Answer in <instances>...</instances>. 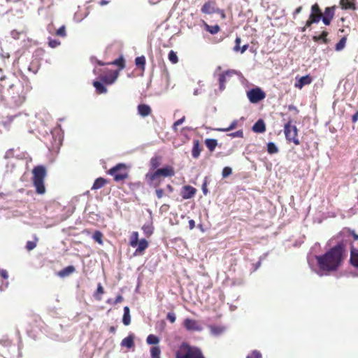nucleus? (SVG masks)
Segmentation results:
<instances>
[{"instance_id":"1","label":"nucleus","mask_w":358,"mask_h":358,"mask_svg":"<svg viewBox=\"0 0 358 358\" xmlns=\"http://www.w3.org/2000/svg\"><path fill=\"white\" fill-rule=\"evenodd\" d=\"M343 248L336 245L322 256H317L318 266L322 271L330 272L337 270L343 259Z\"/></svg>"},{"instance_id":"2","label":"nucleus","mask_w":358,"mask_h":358,"mask_svg":"<svg viewBox=\"0 0 358 358\" xmlns=\"http://www.w3.org/2000/svg\"><path fill=\"white\" fill-rule=\"evenodd\" d=\"M175 172L172 167L166 166L157 169L153 173H148L145 176L146 179L150 182V185L157 187L161 182L160 177H169L174 176Z\"/></svg>"},{"instance_id":"3","label":"nucleus","mask_w":358,"mask_h":358,"mask_svg":"<svg viewBox=\"0 0 358 358\" xmlns=\"http://www.w3.org/2000/svg\"><path fill=\"white\" fill-rule=\"evenodd\" d=\"M33 182L36 192L42 194L45 192L44 180L46 176V169L43 166H37L33 171Z\"/></svg>"},{"instance_id":"4","label":"nucleus","mask_w":358,"mask_h":358,"mask_svg":"<svg viewBox=\"0 0 358 358\" xmlns=\"http://www.w3.org/2000/svg\"><path fill=\"white\" fill-rule=\"evenodd\" d=\"M177 358H204L201 351L195 347L187 346L177 353Z\"/></svg>"},{"instance_id":"5","label":"nucleus","mask_w":358,"mask_h":358,"mask_svg":"<svg viewBox=\"0 0 358 358\" xmlns=\"http://www.w3.org/2000/svg\"><path fill=\"white\" fill-rule=\"evenodd\" d=\"M108 173L113 176L114 180L117 182L123 180L128 176L126 166L123 164H119L113 167L109 170Z\"/></svg>"},{"instance_id":"6","label":"nucleus","mask_w":358,"mask_h":358,"mask_svg":"<svg viewBox=\"0 0 358 358\" xmlns=\"http://www.w3.org/2000/svg\"><path fill=\"white\" fill-rule=\"evenodd\" d=\"M284 131L287 141H292L295 145H299L300 142L297 138V129L296 126L291 125L288 122L285 125Z\"/></svg>"},{"instance_id":"7","label":"nucleus","mask_w":358,"mask_h":358,"mask_svg":"<svg viewBox=\"0 0 358 358\" xmlns=\"http://www.w3.org/2000/svg\"><path fill=\"white\" fill-rule=\"evenodd\" d=\"M248 98L251 103H255L265 98L264 92L259 88L252 89L247 92Z\"/></svg>"},{"instance_id":"8","label":"nucleus","mask_w":358,"mask_h":358,"mask_svg":"<svg viewBox=\"0 0 358 358\" xmlns=\"http://www.w3.org/2000/svg\"><path fill=\"white\" fill-rule=\"evenodd\" d=\"M184 327L190 331H201L203 330V327L199 321L189 318L185 320Z\"/></svg>"},{"instance_id":"9","label":"nucleus","mask_w":358,"mask_h":358,"mask_svg":"<svg viewBox=\"0 0 358 358\" xmlns=\"http://www.w3.org/2000/svg\"><path fill=\"white\" fill-rule=\"evenodd\" d=\"M236 71L234 70H228L225 72L220 73L218 78V82L220 85V91L222 92L225 89V84L229 80L231 77H232L234 74H236Z\"/></svg>"},{"instance_id":"10","label":"nucleus","mask_w":358,"mask_h":358,"mask_svg":"<svg viewBox=\"0 0 358 358\" xmlns=\"http://www.w3.org/2000/svg\"><path fill=\"white\" fill-rule=\"evenodd\" d=\"M118 77V72L116 71H108L105 75L101 76V81L107 85H111L115 82Z\"/></svg>"},{"instance_id":"11","label":"nucleus","mask_w":358,"mask_h":358,"mask_svg":"<svg viewBox=\"0 0 358 358\" xmlns=\"http://www.w3.org/2000/svg\"><path fill=\"white\" fill-rule=\"evenodd\" d=\"M217 11H218V8L216 7L214 1H208L201 8V12L205 14H211Z\"/></svg>"},{"instance_id":"12","label":"nucleus","mask_w":358,"mask_h":358,"mask_svg":"<svg viewBox=\"0 0 358 358\" xmlns=\"http://www.w3.org/2000/svg\"><path fill=\"white\" fill-rule=\"evenodd\" d=\"M196 193V189L192 186L186 185L183 187L181 196L185 199H188L192 198Z\"/></svg>"},{"instance_id":"13","label":"nucleus","mask_w":358,"mask_h":358,"mask_svg":"<svg viewBox=\"0 0 358 358\" xmlns=\"http://www.w3.org/2000/svg\"><path fill=\"white\" fill-rule=\"evenodd\" d=\"M350 262L354 267L358 268V249L353 246L350 248Z\"/></svg>"},{"instance_id":"14","label":"nucleus","mask_w":358,"mask_h":358,"mask_svg":"<svg viewBox=\"0 0 358 358\" xmlns=\"http://www.w3.org/2000/svg\"><path fill=\"white\" fill-rule=\"evenodd\" d=\"M312 82V79L309 76H302L295 83L294 86L296 88L301 89L304 85H309Z\"/></svg>"},{"instance_id":"15","label":"nucleus","mask_w":358,"mask_h":358,"mask_svg":"<svg viewBox=\"0 0 358 358\" xmlns=\"http://www.w3.org/2000/svg\"><path fill=\"white\" fill-rule=\"evenodd\" d=\"M210 334L213 336H218L223 334L226 329L222 326H209Z\"/></svg>"},{"instance_id":"16","label":"nucleus","mask_w":358,"mask_h":358,"mask_svg":"<svg viewBox=\"0 0 358 358\" xmlns=\"http://www.w3.org/2000/svg\"><path fill=\"white\" fill-rule=\"evenodd\" d=\"M138 112L142 117H146L150 115L151 108L149 106L145 104H140L138 106Z\"/></svg>"},{"instance_id":"17","label":"nucleus","mask_w":358,"mask_h":358,"mask_svg":"<svg viewBox=\"0 0 358 358\" xmlns=\"http://www.w3.org/2000/svg\"><path fill=\"white\" fill-rule=\"evenodd\" d=\"M137 248L135 251V254H141L148 247V243L145 239H141L138 241Z\"/></svg>"},{"instance_id":"18","label":"nucleus","mask_w":358,"mask_h":358,"mask_svg":"<svg viewBox=\"0 0 358 358\" xmlns=\"http://www.w3.org/2000/svg\"><path fill=\"white\" fill-rule=\"evenodd\" d=\"M340 4L343 9H355V0H341Z\"/></svg>"},{"instance_id":"19","label":"nucleus","mask_w":358,"mask_h":358,"mask_svg":"<svg viewBox=\"0 0 358 358\" xmlns=\"http://www.w3.org/2000/svg\"><path fill=\"white\" fill-rule=\"evenodd\" d=\"M252 130L257 133H263L266 130V126L263 120H258L252 127Z\"/></svg>"},{"instance_id":"20","label":"nucleus","mask_w":358,"mask_h":358,"mask_svg":"<svg viewBox=\"0 0 358 358\" xmlns=\"http://www.w3.org/2000/svg\"><path fill=\"white\" fill-rule=\"evenodd\" d=\"M75 271V267L73 266H69L58 273L59 276L64 278L66 277Z\"/></svg>"},{"instance_id":"21","label":"nucleus","mask_w":358,"mask_h":358,"mask_svg":"<svg viewBox=\"0 0 358 358\" xmlns=\"http://www.w3.org/2000/svg\"><path fill=\"white\" fill-rule=\"evenodd\" d=\"M122 322L124 325L127 326L131 322L130 311L128 306L124 308V315L122 318Z\"/></svg>"},{"instance_id":"22","label":"nucleus","mask_w":358,"mask_h":358,"mask_svg":"<svg viewBox=\"0 0 358 358\" xmlns=\"http://www.w3.org/2000/svg\"><path fill=\"white\" fill-rule=\"evenodd\" d=\"M205 144H206V147L208 148V150L210 151L213 152V151H214V150L215 149V148L217 145V141L215 139L207 138L205 141Z\"/></svg>"},{"instance_id":"23","label":"nucleus","mask_w":358,"mask_h":358,"mask_svg":"<svg viewBox=\"0 0 358 358\" xmlns=\"http://www.w3.org/2000/svg\"><path fill=\"white\" fill-rule=\"evenodd\" d=\"M138 241V233L137 231L132 232L130 236L129 244L132 248H136Z\"/></svg>"},{"instance_id":"24","label":"nucleus","mask_w":358,"mask_h":358,"mask_svg":"<svg viewBox=\"0 0 358 358\" xmlns=\"http://www.w3.org/2000/svg\"><path fill=\"white\" fill-rule=\"evenodd\" d=\"M93 85L96 88V92L99 94L106 93L107 92L106 87L99 81H94Z\"/></svg>"},{"instance_id":"25","label":"nucleus","mask_w":358,"mask_h":358,"mask_svg":"<svg viewBox=\"0 0 358 358\" xmlns=\"http://www.w3.org/2000/svg\"><path fill=\"white\" fill-rule=\"evenodd\" d=\"M122 346L127 347V348H131L134 345V339L131 336H129L124 338L121 343Z\"/></svg>"},{"instance_id":"26","label":"nucleus","mask_w":358,"mask_h":358,"mask_svg":"<svg viewBox=\"0 0 358 358\" xmlns=\"http://www.w3.org/2000/svg\"><path fill=\"white\" fill-rule=\"evenodd\" d=\"M106 183V180L103 178H97L92 187V189H98L101 188Z\"/></svg>"},{"instance_id":"27","label":"nucleus","mask_w":358,"mask_h":358,"mask_svg":"<svg viewBox=\"0 0 358 358\" xmlns=\"http://www.w3.org/2000/svg\"><path fill=\"white\" fill-rule=\"evenodd\" d=\"M201 149L199 148V141H194V146L192 151V155L194 158H198L200 155Z\"/></svg>"},{"instance_id":"28","label":"nucleus","mask_w":358,"mask_h":358,"mask_svg":"<svg viewBox=\"0 0 358 358\" xmlns=\"http://www.w3.org/2000/svg\"><path fill=\"white\" fill-rule=\"evenodd\" d=\"M142 229L147 236H150L153 233V227L149 223L145 224L143 226Z\"/></svg>"},{"instance_id":"29","label":"nucleus","mask_w":358,"mask_h":358,"mask_svg":"<svg viewBox=\"0 0 358 358\" xmlns=\"http://www.w3.org/2000/svg\"><path fill=\"white\" fill-rule=\"evenodd\" d=\"M135 64L137 66L141 67L142 70H144L145 58L144 56L138 57L135 59Z\"/></svg>"},{"instance_id":"30","label":"nucleus","mask_w":358,"mask_h":358,"mask_svg":"<svg viewBox=\"0 0 358 358\" xmlns=\"http://www.w3.org/2000/svg\"><path fill=\"white\" fill-rule=\"evenodd\" d=\"M146 341L149 345H156L159 343V339L156 336L153 334H150L147 337Z\"/></svg>"},{"instance_id":"31","label":"nucleus","mask_w":358,"mask_h":358,"mask_svg":"<svg viewBox=\"0 0 358 358\" xmlns=\"http://www.w3.org/2000/svg\"><path fill=\"white\" fill-rule=\"evenodd\" d=\"M206 29L212 34H215L220 31V27L218 25L210 26L205 24Z\"/></svg>"},{"instance_id":"32","label":"nucleus","mask_w":358,"mask_h":358,"mask_svg":"<svg viewBox=\"0 0 358 358\" xmlns=\"http://www.w3.org/2000/svg\"><path fill=\"white\" fill-rule=\"evenodd\" d=\"M267 151L269 154H275L278 152V148L275 143L270 142L267 145Z\"/></svg>"},{"instance_id":"33","label":"nucleus","mask_w":358,"mask_h":358,"mask_svg":"<svg viewBox=\"0 0 358 358\" xmlns=\"http://www.w3.org/2000/svg\"><path fill=\"white\" fill-rule=\"evenodd\" d=\"M334 15V7H327L325 8L324 16L327 18L332 19Z\"/></svg>"},{"instance_id":"34","label":"nucleus","mask_w":358,"mask_h":358,"mask_svg":"<svg viewBox=\"0 0 358 358\" xmlns=\"http://www.w3.org/2000/svg\"><path fill=\"white\" fill-rule=\"evenodd\" d=\"M150 353L152 358H159L161 351L159 347L154 346L151 348Z\"/></svg>"},{"instance_id":"35","label":"nucleus","mask_w":358,"mask_h":358,"mask_svg":"<svg viewBox=\"0 0 358 358\" xmlns=\"http://www.w3.org/2000/svg\"><path fill=\"white\" fill-rule=\"evenodd\" d=\"M322 16V14L320 13H310L309 16V19L312 20L314 23H317L320 22Z\"/></svg>"},{"instance_id":"36","label":"nucleus","mask_w":358,"mask_h":358,"mask_svg":"<svg viewBox=\"0 0 358 358\" xmlns=\"http://www.w3.org/2000/svg\"><path fill=\"white\" fill-rule=\"evenodd\" d=\"M237 124H238V121L237 120H234L231 123V124L229 125V127H227V128L217 129V131H231V130L235 129L237 127Z\"/></svg>"},{"instance_id":"37","label":"nucleus","mask_w":358,"mask_h":358,"mask_svg":"<svg viewBox=\"0 0 358 358\" xmlns=\"http://www.w3.org/2000/svg\"><path fill=\"white\" fill-rule=\"evenodd\" d=\"M346 38L345 37L342 38L339 42L336 45V50L337 51H341L343 50L345 45Z\"/></svg>"},{"instance_id":"38","label":"nucleus","mask_w":358,"mask_h":358,"mask_svg":"<svg viewBox=\"0 0 358 358\" xmlns=\"http://www.w3.org/2000/svg\"><path fill=\"white\" fill-rule=\"evenodd\" d=\"M169 59L173 63V64H176L178 61V56L176 55V53L173 51V50H171L169 53Z\"/></svg>"},{"instance_id":"39","label":"nucleus","mask_w":358,"mask_h":358,"mask_svg":"<svg viewBox=\"0 0 358 358\" xmlns=\"http://www.w3.org/2000/svg\"><path fill=\"white\" fill-rule=\"evenodd\" d=\"M92 237L95 241L98 242L99 244H102L103 235L100 231H95L94 234H93Z\"/></svg>"},{"instance_id":"40","label":"nucleus","mask_w":358,"mask_h":358,"mask_svg":"<svg viewBox=\"0 0 358 358\" xmlns=\"http://www.w3.org/2000/svg\"><path fill=\"white\" fill-rule=\"evenodd\" d=\"M103 288L101 285V283H99L98 284V286H97V289H96V294H94V297L97 299V300H101V297L99 296V294H103Z\"/></svg>"},{"instance_id":"41","label":"nucleus","mask_w":358,"mask_h":358,"mask_svg":"<svg viewBox=\"0 0 358 358\" xmlns=\"http://www.w3.org/2000/svg\"><path fill=\"white\" fill-rule=\"evenodd\" d=\"M229 136L231 138H243V132L241 130L237 131L236 132H233L229 134Z\"/></svg>"},{"instance_id":"42","label":"nucleus","mask_w":358,"mask_h":358,"mask_svg":"<svg viewBox=\"0 0 358 358\" xmlns=\"http://www.w3.org/2000/svg\"><path fill=\"white\" fill-rule=\"evenodd\" d=\"M231 172H232V170L230 167H224L223 169L222 173V177L227 178V176H229V175L231 174Z\"/></svg>"},{"instance_id":"43","label":"nucleus","mask_w":358,"mask_h":358,"mask_svg":"<svg viewBox=\"0 0 358 358\" xmlns=\"http://www.w3.org/2000/svg\"><path fill=\"white\" fill-rule=\"evenodd\" d=\"M48 44L50 47L55 48L60 45V41L55 39H49Z\"/></svg>"},{"instance_id":"44","label":"nucleus","mask_w":358,"mask_h":358,"mask_svg":"<svg viewBox=\"0 0 358 358\" xmlns=\"http://www.w3.org/2000/svg\"><path fill=\"white\" fill-rule=\"evenodd\" d=\"M247 358H262V355L259 351L254 350L247 356Z\"/></svg>"},{"instance_id":"45","label":"nucleus","mask_w":358,"mask_h":358,"mask_svg":"<svg viewBox=\"0 0 358 358\" xmlns=\"http://www.w3.org/2000/svg\"><path fill=\"white\" fill-rule=\"evenodd\" d=\"M57 35L65 37L66 36V28L65 26H62L57 31Z\"/></svg>"},{"instance_id":"46","label":"nucleus","mask_w":358,"mask_h":358,"mask_svg":"<svg viewBox=\"0 0 358 358\" xmlns=\"http://www.w3.org/2000/svg\"><path fill=\"white\" fill-rule=\"evenodd\" d=\"M328 33L327 31H322V34L319 36H315L314 40L315 41H319V40H323L324 41H326V37L327 36Z\"/></svg>"},{"instance_id":"47","label":"nucleus","mask_w":358,"mask_h":358,"mask_svg":"<svg viewBox=\"0 0 358 358\" xmlns=\"http://www.w3.org/2000/svg\"><path fill=\"white\" fill-rule=\"evenodd\" d=\"M123 301V297L121 296V295H118L115 300L114 301H113L112 299H108L107 301V303H113V304H116V303H120Z\"/></svg>"},{"instance_id":"48","label":"nucleus","mask_w":358,"mask_h":358,"mask_svg":"<svg viewBox=\"0 0 358 358\" xmlns=\"http://www.w3.org/2000/svg\"><path fill=\"white\" fill-rule=\"evenodd\" d=\"M13 99L16 106H20L23 103L24 98V96H18L17 99L15 97H13Z\"/></svg>"},{"instance_id":"49","label":"nucleus","mask_w":358,"mask_h":358,"mask_svg":"<svg viewBox=\"0 0 358 358\" xmlns=\"http://www.w3.org/2000/svg\"><path fill=\"white\" fill-rule=\"evenodd\" d=\"M311 13H320V14H322V12L320 9V7L318 6V4L317 3H315L314 5L312 6L311 7Z\"/></svg>"},{"instance_id":"50","label":"nucleus","mask_w":358,"mask_h":358,"mask_svg":"<svg viewBox=\"0 0 358 358\" xmlns=\"http://www.w3.org/2000/svg\"><path fill=\"white\" fill-rule=\"evenodd\" d=\"M185 120V116H183L182 118L178 120L176 122H175L174 124H173V129L174 130H176L177 127L182 124L184 122Z\"/></svg>"},{"instance_id":"51","label":"nucleus","mask_w":358,"mask_h":358,"mask_svg":"<svg viewBox=\"0 0 358 358\" xmlns=\"http://www.w3.org/2000/svg\"><path fill=\"white\" fill-rule=\"evenodd\" d=\"M111 64L118 65L120 66L121 69H123L124 67V59L122 58L117 59Z\"/></svg>"},{"instance_id":"52","label":"nucleus","mask_w":358,"mask_h":358,"mask_svg":"<svg viewBox=\"0 0 358 358\" xmlns=\"http://www.w3.org/2000/svg\"><path fill=\"white\" fill-rule=\"evenodd\" d=\"M36 246V242H34V241H28L27 243V245H26V248L28 250H31L33 249H34Z\"/></svg>"},{"instance_id":"53","label":"nucleus","mask_w":358,"mask_h":358,"mask_svg":"<svg viewBox=\"0 0 358 358\" xmlns=\"http://www.w3.org/2000/svg\"><path fill=\"white\" fill-rule=\"evenodd\" d=\"M176 315L173 313H169L167 314V319L171 322L173 323L176 321Z\"/></svg>"},{"instance_id":"54","label":"nucleus","mask_w":358,"mask_h":358,"mask_svg":"<svg viewBox=\"0 0 358 358\" xmlns=\"http://www.w3.org/2000/svg\"><path fill=\"white\" fill-rule=\"evenodd\" d=\"M235 42H236V45L234 47V51L238 52L240 50L241 38H236Z\"/></svg>"},{"instance_id":"55","label":"nucleus","mask_w":358,"mask_h":358,"mask_svg":"<svg viewBox=\"0 0 358 358\" xmlns=\"http://www.w3.org/2000/svg\"><path fill=\"white\" fill-rule=\"evenodd\" d=\"M156 194H157V196L159 199H161L164 196V191H163V189H157L156 190Z\"/></svg>"},{"instance_id":"56","label":"nucleus","mask_w":358,"mask_h":358,"mask_svg":"<svg viewBox=\"0 0 358 358\" xmlns=\"http://www.w3.org/2000/svg\"><path fill=\"white\" fill-rule=\"evenodd\" d=\"M0 275L4 278L7 279L8 278V272L6 270L1 269L0 270Z\"/></svg>"},{"instance_id":"57","label":"nucleus","mask_w":358,"mask_h":358,"mask_svg":"<svg viewBox=\"0 0 358 358\" xmlns=\"http://www.w3.org/2000/svg\"><path fill=\"white\" fill-rule=\"evenodd\" d=\"M321 19H322V22L325 25H329L331 20V19H330V18H327L326 17H322V16Z\"/></svg>"},{"instance_id":"58","label":"nucleus","mask_w":358,"mask_h":358,"mask_svg":"<svg viewBox=\"0 0 358 358\" xmlns=\"http://www.w3.org/2000/svg\"><path fill=\"white\" fill-rule=\"evenodd\" d=\"M206 185H207V182H206V180H205V181L202 185V191L205 195H206L208 193V189H207Z\"/></svg>"},{"instance_id":"59","label":"nucleus","mask_w":358,"mask_h":358,"mask_svg":"<svg viewBox=\"0 0 358 358\" xmlns=\"http://www.w3.org/2000/svg\"><path fill=\"white\" fill-rule=\"evenodd\" d=\"M314 22H312V20H310V19H308L306 23V26L303 28V31H304L306 30V27H309L312 24H313Z\"/></svg>"},{"instance_id":"60","label":"nucleus","mask_w":358,"mask_h":358,"mask_svg":"<svg viewBox=\"0 0 358 358\" xmlns=\"http://www.w3.org/2000/svg\"><path fill=\"white\" fill-rule=\"evenodd\" d=\"M216 13L220 15L222 19H224L226 17L225 13L223 10H220L218 8V11H217Z\"/></svg>"},{"instance_id":"61","label":"nucleus","mask_w":358,"mask_h":358,"mask_svg":"<svg viewBox=\"0 0 358 358\" xmlns=\"http://www.w3.org/2000/svg\"><path fill=\"white\" fill-rule=\"evenodd\" d=\"M189 227L190 229H193L195 227V222L193 220L189 221Z\"/></svg>"},{"instance_id":"62","label":"nucleus","mask_w":358,"mask_h":358,"mask_svg":"<svg viewBox=\"0 0 358 358\" xmlns=\"http://www.w3.org/2000/svg\"><path fill=\"white\" fill-rule=\"evenodd\" d=\"M248 45H244L242 48H240V51L241 53H243L246 51V50L248 49Z\"/></svg>"},{"instance_id":"63","label":"nucleus","mask_w":358,"mask_h":358,"mask_svg":"<svg viewBox=\"0 0 358 358\" xmlns=\"http://www.w3.org/2000/svg\"><path fill=\"white\" fill-rule=\"evenodd\" d=\"M352 122H355L358 120V112H357L353 116H352Z\"/></svg>"},{"instance_id":"64","label":"nucleus","mask_w":358,"mask_h":358,"mask_svg":"<svg viewBox=\"0 0 358 358\" xmlns=\"http://www.w3.org/2000/svg\"><path fill=\"white\" fill-rule=\"evenodd\" d=\"M108 3V1H106V0H101L100 2H99V4L101 6H105V5H107Z\"/></svg>"}]
</instances>
